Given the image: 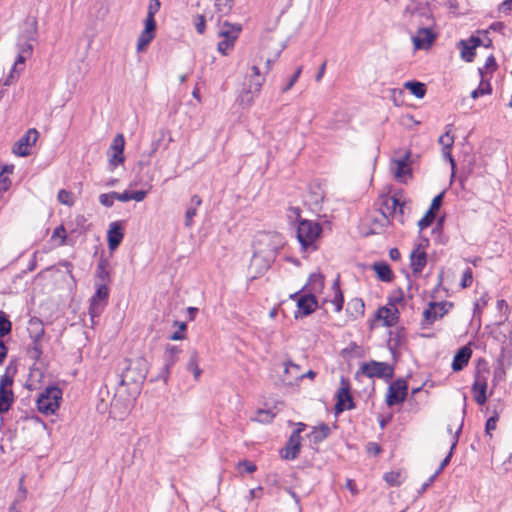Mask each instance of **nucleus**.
Here are the masks:
<instances>
[{
	"label": "nucleus",
	"mask_w": 512,
	"mask_h": 512,
	"mask_svg": "<svg viewBox=\"0 0 512 512\" xmlns=\"http://www.w3.org/2000/svg\"><path fill=\"white\" fill-rule=\"evenodd\" d=\"M406 14H410V23L418 25L416 34L412 37L414 48L417 50L429 48L434 40L436 34L432 28L434 26V19L428 8L411 9L405 10Z\"/></svg>",
	"instance_id": "obj_1"
},
{
	"label": "nucleus",
	"mask_w": 512,
	"mask_h": 512,
	"mask_svg": "<svg viewBox=\"0 0 512 512\" xmlns=\"http://www.w3.org/2000/svg\"><path fill=\"white\" fill-rule=\"evenodd\" d=\"M321 226L311 220H302L298 224L297 238L304 250H315V241L320 237Z\"/></svg>",
	"instance_id": "obj_2"
},
{
	"label": "nucleus",
	"mask_w": 512,
	"mask_h": 512,
	"mask_svg": "<svg viewBox=\"0 0 512 512\" xmlns=\"http://www.w3.org/2000/svg\"><path fill=\"white\" fill-rule=\"evenodd\" d=\"M62 390L57 386L47 387L37 399L38 411L45 415H52L60 406Z\"/></svg>",
	"instance_id": "obj_3"
},
{
	"label": "nucleus",
	"mask_w": 512,
	"mask_h": 512,
	"mask_svg": "<svg viewBox=\"0 0 512 512\" xmlns=\"http://www.w3.org/2000/svg\"><path fill=\"white\" fill-rule=\"evenodd\" d=\"M241 30L242 28L238 24H231L227 21L219 23L218 36L221 41L218 42L217 49L221 54L227 55L233 49Z\"/></svg>",
	"instance_id": "obj_4"
},
{
	"label": "nucleus",
	"mask_w": 512,
	"mask_h": 512,
	"mask_svg": "<svg viewBox=\"0 0 512 512\" xmlns=\"http://www.w3.org/2000/svg\"><path fill=\"white\" fill-rule=\"evenodd\" d=\"M142 361L137 360L130 362L121 374L120 384L125 386H134V390L138 391L140 384L145 379V372L142 369Z\"/></svg>",
	"instance_id": "obj_5"
},
{
	"label": "nucleus",
	"mask_w": 512,
	"mask_h": 512,
	"mask_svg": "<svg viewBox=\"0 0 512 512\" xmlns=\"http://www.w3.org/2000/svg\"><path fill=\"white\" fill-rule=\"evenodd\" d=\"M109 296V290L104 283H96V292L90 299L89 315L92 325L95 323L94 319L97 318L104 310Z\"/></svg>",
	"instance_id": "obj_6"
},
{
	"label": "nucleus",
	"mask_w": 512,
	"mask_h": 512,
	"mask_svg": "<svg viewBox=\"0 0 512 512\" xmlns=\"http://www.w3.org/2000/svg\"><path fill=\"white\" fill-rule=\"evenodd\" d=\"M451 307L452 303L447 301L430 302L428 308L423 312L422 326L427 327L432 325L436 320L441 319L447 314Z\"/></svg>",
	"instance_id": "obj_7"
},
{
	"label": "nucleus",
	"mask_w": 512,
	"mask_h": 512,
	"mask_svg": "<svg viewBox=\"0 0 512 512\" xmlns=\"http://www.w3.org/2000/svg\"><path fill=\"white\" fill-rule=\"evenodd\" d=\"M360 371L369 378L377 377L390 379L393 376L392 366L385 362L370 361L363 363L360 367Z\"/></svg>",
	"instance_id": "obj_8"
},
{
	"label": "nucleus",
	"mask_w": 512,
	"mask_h": 512,
	"mask_svg": "<svg viewBox=\"0 0 512 512\" xmlns=\"http://www.w3.org/2000/svg\"><path fill=\"white\" fill-rule=\"evenodd\" d=\"M39 133L35 128H30L26 133L13 145L12 152L21 157L30 155V149L38 140Z\"/></svg>",
	"instance_id": "obj_9"
},
{
	"label": "nucleus",
	"mask_w": 512,
	"mask_h": 512,
	"mask_svg": "<svg viewBox=\"0 0 512 512\" xmlns=\"http://www.w3.org/2000/svg\"><path fill=\"white\" fill-rule=\"evenodd\" d=\"M410 152L405 151L398 158L393 159L390 165V169L395 177V179L399 182H405L407 177L410 176Z\"/></svg>",
	"instance_id": "obj_10"
},
{
	"label": "nucleus",
	"mask_w": 512,
	"mask_h": 512,
	"mask_svg": "<svg viewBox=\"0 0 512 512\" xmlns=\"http://www.w3.org/2000/svg\"><path fill=\"white\" fill-rule=\"evenodd\" d=\"M407 383L403 379L392 382L388 388L386 402L389 406L402 403L407 396Z\"/></svg>",
	"instance_id": "obj_11"
},
{
	"label": "nucleus",
	"mask_w": 512,
	"mask_h": 512,
	"mask_svg": "<svg viewBox=\"0 0 512 512\" xmlns=\"http://www.w3.org/2000/svg\"><path fill=\"white\" fill-rule=\"evenodd\" d=\"M247 81L248 83L245 94L250 95L248 98V101L250 102L253 100V96L260 92L261 87L265 82V77L260 73L258 66H251L250 73L247 76Z\"/></svg>",
	"instance_id": "obj_12"
},
{
	"label": "nucleus",
	"mask_w": 512,
	"mask_h": 512,
	"mask_svg": "<svg viewBox=\"0 0 512 512\" xmlns=\"http://www.w3.org/2000/svg\"><path fill=\"white\" fill-rule=\"evenodd\" d=\"M399 206V198L396 194L392 196H384L380 200V212L384 224L389 223V219L397 217V208Z\"/></svg>",
	"instance_id": "obj_13"
},
{
	"label": "nucleus",
	"mask_w": 512,
	"mask_h": 512,
	"mask_svg": "<svg viewBox=\"0 0 512 512\" xmlns=\"http://www.w3.org/2000/svg\"><path fill=\"white\" fill-rule=\"evenodd\" d=\"M124 146V136L122 134L116 135L109 149V164L112 167V169H114L119 164L124 162Z\"/></svg>",
	"instance_id": "obj_14"
},
{
	"label": "nucleus",
	"mask_w": 512,
	"mask_h": 512,
	"mask_svg": "<svg viewBox=\"0 0 512 512\" xmlns=\"http://www.w3.org/2000/svg\"><path fill=\"white\" fill-rule=\"evenodd\" d=\"M301 427L298 428L296 431H294L290 438H289V441L286 445V447L283 449L282 451V458L286 459V460H293L295 459L299 452H300V448H301V436H300V433L304 427V424L300 423L299 424Z\"/></svg>",
	"instance_id": "obj_15"
},
{
	"label": "nucleus",
	"mask_w": 512,
	"mask_h": 512,
	"mask_svg": "<svg viewBox=\"0 0 512 512\" xmlns=\"http://www.w3.org/2000/svg\"><path fill=\"white\" fill-rule=\"evenodd\" d=\"M181 350L177 346H167L163 355V368L161 370L160 378L167 381L170 374V369L177 362Z\"/></svg>",
	"instance_id": "obj_16"
},
{
	"label": "nucleus",
	"mask_w": 512,
	"mask_h": 512,
	"mask_svg": "<svg viewBox=\"0 0 512 512\" xmlns=\"http://www.w3.org/2000/svg\"><path fill=\"white\" fill-rule=\"evenodd\" d=\"M124 237V227L119 221L110 223L107 231L108 248L114 251L122 242Z\"/></svg>",
	"instance_id": "obj_17"
},
{
	"label": "nucleus",
	"mask_w": 512,
	"mask_h": 512,
	"mask_svg": "<svg viewBox=\"0 0 512 512\" xmlns=\"http://www.w3.org/2000/svg\"><path fill=\"white\" fill-rule=\"evenodd\" d=\"M156 34V22H145L144 21V29L140 33L137 39V51L143 52L155 38Z\"/></svg>",
	"instance_id": "obj_18"
},
{
	"label": "nucleus",
	"mask_w": 512,
	"mask_h": 512,
	"mask_svg": "<svg viewBox=\"0 0 512 512\" xmlns=\"http://www.w3.org/2000/svg\"><path fill=\"white\" fill-rule=\"evenodd\" d=\"M427 264V254L420 243L410 254V266L414 274H420Z\"/></svg>",
	"instance_id": "obj_19"
},
{
	"label": "nucleus",
	"mask_w": 512,
	"mask_h": 512,
	"mask_svg": "<svg viewBox=\"0 0 512 512\" xmlns=\"http://www.w3.org/2000/svg\"><path fill=\"white\" fill-rule=\"evenodd\" d=\"M18 55L17 59L13 65V70L16 71L20 67L19 70L24 69L25 61L28 57L32 55L33 52V44L28 40L18 39L17 42Z\"/></svg>",
	"instance_id": "obj_20"
},
{
	"label": "nucleus",
	"mask_w": 512,
	"mask_h": 512,
	"mask_svg": "<svg viewBox=\"0 0 512 512\" xmlns=\"http://www.w3.org/2000/svg\"><path fill=\"white\" fill-rule=\"evenodd\" d=\"M298 311L296 313V318L300 316H307L311 314L317 307V300L312 294H305L300 296L297 299Z\"/></svg>",
	"instance_id": "obj_21"
},
{
	"label": "nucleus",
	"mask_w": 512,
	"mask_h": 512,
	"mask_svg": "<svg viewBox=\"0 0 512 512\" xmlns=\"http://www.w3.org/2000/svg\"><path fill=\"white\" fill-rule=\"evenodd\" d=\"M268 268L269 260H267L259 253H254L249 265V273L251 274L252 278L261 276L265 271H267Z\"/></svg>",
	"instance_id": "obj_22"
},
{
	"label": "nucleus",
	"mask_w": 512,
	"mask_h": 512,
	"mask_svg": "<svg viewBox=\"0 0 512 512\" xmlns=\"http://www.w3.org/2000/svg\"><path fill=\"white\" fill-rule=\"evenodd\" d=\"M37 33V21L35 18H26L21 25V30L18 39L35 41Z\"/></svg>",
	"instance_id": "obj_23"
},
{
	"label": "nucleus",
	"mask_w": 512,
	"mask_h": 512,
	"mask_svg": "<svg viewBox=\"0 0 512 512\" xmlns=\"http://www.w3.org/2000/svg\"><path fill=\"white\" fill-rule=\"evenodd\" d=\"M439 144L442 145V154L445 159H448V161L451 164L452 170L455 168V161L451 155V148L454 144V136L451 134V131H446L445 134L441 135L439 137Z\"/></svg>",
	"instance_id": "obj_24"
},
{
	"label": "nucleus",
	"mask_w": 512,
	"mask_h": 512,
	"mask_svg": "<svg viewBox=\"0 0 512 512\" xmlns=\"http://www.w3.org/2000/svg\"><path fill=\"white\" fill-rule=\"evenodd\" d=\"M353 400L347 387H341L337 393V403L335 409L337 413H340L347 409L353 408Z\"/></svg>",
	"instance_id": "obj_25"
},
{
	"label": "nucleus",
	"mask_w": 512,
	"mask_h": 512,
	"mask_svg": "<svg viewBox=\"0 0 512 512\" xmlns=\"http://www.w3.org/2000/svg\"><path fill=\"white\" fill-rule=\"evenodd\" d=\"M472 355V350L464 346L460 348L457 353L454 356L453 362H452V369L454 371H460L462 370L469 362Z\"/></svg>",
	"instance_id": "obj_26"
},
{
	"label": "nucleus",
	"mask_w": 512,
	"mask_h": 512,
	"mask_svg": "<svg viewBox=\"0 0 512 512\" xmlns=\"http://www.w3.org/2000/svg\"><path fill=\"white\" fill-rule=\"evenodd\" d=\"M377 318L385 326H393L398 321V310L395 307H382L377 311Z\"/></svg>",
	"instance_id": "obj_27"
},
{
	"label": "nucleus",
	"mask_w": 512,
	"mask_h": 512,
	"mask_svg": "<svg viewBox=\"0 0 512 512\" xmlns=\"http://www.w3.org/2000/svg\"><path fill=\"white\" fill-rule=\"evenodd\" d=\"M486 390L487 383L485 379H480V377H477L472 386V392L477 404L483 405L487 401Z\"/></svg>",
	"instance_id": "obj_28"
},
{
	"label": "nucleus",
	"mask_w": 512,
	"mask_h": 512,
	"mask_svg": "<svg viewBox=\"0 0 512 512\" xmlns=\"http://www.w3.org/2000/svg\"><path fill=\"white\" fill-rule=\"evenodd\" d=\"M202 204V199L198 195H193L190 199L188 207L185 212V226L191 227L193 224V218L197 214V210Z\"/></svg>",
	"instance_id": "obj_29"
},
{
	"label": "nucleus",
	"mask_w": 512,
	"mask_h": 512,
	"mask_svg": "<svg viewBox=\"0 0 512 512\" xmlns=\"http://www.w3.org/2000/svg\"><path fill=\"white\" fill-rule=\"evenodd\" d=\"M461 431H462V424H459L458 427H457V430L455 432V435L453 437V441L451 442L450 452L442 460V462L440 463V466L437 469V471L430 477V482H433L436 479V477L441 473V471L449 464L451 456H452L453 449L456 447V445L458 443V438H459V435H460Z\"/></svg>",
	"instance_id": "obj_30"
},
{
	"label": "nucleus",
	"mask_w": 512,
	"mask_h": 512,
	"mask_svg": "<svg viewBox=\"0 0 512 512\" xmlns=\"http://www.w3.org/2000/svg\"><path fill=\"white\" fill-rule=\"evenodd\" d=\"M27 330L32 340H41L44 335L43 322L36 317L31 318L28 322Z\"/></svg>",
	"instance_id": "obj_31"
},
{
	"label": "nucleus",
	"mask_w": 512,
	"mask_h": 512,
	"mask_svg": "<svg viewBox=\"0 0 512 512\" xmlns=\"http://www.w3.org/2000/svg\"><path fill=\"white\" fill-rule=\"evenodd\" d=\"M305 288L308 294L321 293L324 289V277L321 274H312Z\"/></svg>",
	"instance_id": "obj_32"
},
{
	"label": "nucleus",
	"mask_w": 512,
	"mask_h": 512,
	"mask_svg": "<svg viewBox=\"0 0 512 512\" xmlns=\"http://www.w3.org/2000/svg\"><path fill=\"white\" fill-rule=\"evenodd\" d=\"M373 270L377 277L383 282H390L393 279V272L390 266L385 262H376L373 264Z\"/></svg>",
	"instance_id": "obj_33"
},
{
	"label": "nucleus",
	"mask_w": 512,
	"mask_h": 512,
	"mask_svg": "<svg viewBox=\"0 0 512 512\" xmlns=\"http://www.w3.org/2000/svg\"><path fill=\"white\" fill-rule=\"evenodd\" d=\"M14 402L12 390L0 389V413L7 412Z\"/></svg>",
	"instance_id": "obj_34"
},
{
	"label": "nucleus",
	"mask_w": 512,
	"mask_h": 512,
	"mask_svg": "<svg viewBox=\"0 0 512 512\" xmlns=\"http://www.w3.org/2000/svg\"><path fill=\"white\" fill-rule=\"evenodd\" d=\"M404 87L407 88L417 98H423L425 96L426 88L425 85L421 82L408 81L404 84Z\"/></svg>",
	"instance_id": "obj_35"
},
{
	"label": "nucleus",
	"mask_w": 512,
	"mask_h": 512,
	"mask_svg": "<svg viewBox=\"0 0 512 512\" xmlns=\"http://www.w3.org/2000/svg\"><path fill=\"white\" fill-rule=\"evenodd\" d=\"M458 47L460 49L461 57L463 60H465L466 62L473 61L475 56V49L471 48V45L468 42H466L465 40H461L458 43Z\"/></svg>",
	"instance_id": "obj_36"
},
{
	"label": "nucleus",
	"mask_w": 512,
	"mask_h": 512,
	"mask_svg": "<svg viewBox=\"0 0 512 512\" xmlns=\"http://www.w3.org/2000/svg\"><path fill=\"white\" fill-rule=\"evenodd\" d=\"M198 358H199L198 353L196 351H193L191 353L190 359L187 363V370L191 371L193 373L195 380H198L202 373V370L200 369V367L198 365Z\"/></svg>",
	"instance_id": "obj_37"
},
{
	"label": "nucleus",
	"mask_w": 512,
	"mask_h": 512,
	"mask_svg": "<svg viewBox=\"0 0 512 512\" xmlns=\"http://www.w3.org/2000/svg\"><path fill=\"white\" fill-rule=\"evenodd\" d=\"M333 289H334V297L331 300V303L334 304L335 311L340 312L343 307L344 297H343V294L340 290V287H339V284L337 281L334 282Z\"/></svg>",
	"instance_id": "obj_38"
},
{
	"label": "nucleus",
	"mask_w": 512,
	"mask_h": 512,
	"mask_svg": "<svg viewBox=\"0 0 512 512\" xmlns=\"http://www.w3.org/2000/svg\"><path fill=\"white\" fill-rule=\"evenodd\" d=\"M96 277L98 281L96 283L106 284L109 281V271L105 261H100L96 268Z\"/></svg>",
	"instance_id": "obj_39"
},
{
	"label": "nucleus",
	"mask_w": 512,
	"mask_h": 512,
	"mask_svg": "<svg viewBox=\"0 0 512 512\" xmlns=\"http://www.w3.org/2000/svg\"><path fill=\"white\" fill-rule=\"evenodd\" d=\"M330 434V428L326 424H322L321 426L315 428L312 432V439L314 442H321Z\"/></svg>",
	"instance_id": "obj_40"
},
{
	"label": "nucleus",
	"mask_w": 512,
	"mask_h": 512,
	"mask_svg": "<svg viewBox=\"0 0 512 512\" xmlns=\"http://www.w3.org/2000/svg\"><path fill=\"white\" fill-rule=\"evenodd\" d=\"M384 480L391 486H398L404 480L401 471H391L384 474Z\"/></svg>",
	"instance_id": "obj_41"
},
{
	"label": "nucleus",
	"mask_w": 512,
	"mask_h": 512,
	"mask_svg": "<svg viewBox=\"0 0 512 512\" xmlns=\"http://www.w3.org/2000/svg\"><path fill=\"white\" fill-rule=\"evenodd\" d=\"M233 7V0H215V8L220 15L228 14Z\"/></svg>",
	"instance_id": "obj_42"
},
{
	"label": "nucleus",
	"mask_w": 512,
	"mask_h": 512,
	"mask_svg": "<svg viewBox=\"0 0 512 512\" xmlns=\"http://www.w3.org/2000/svg\"><path fill=\"white\" fill-rule=\"evenodd\" d=\"M491 93L490 83L487 81H481L479 87L471 92V97L473 99H477L480 96L487 95Z\"/></svg>",
	"instance_id": "obj_43"
},
{
	"label": "nucleus",
	"mask_w": 512,
	"mask_h": 512,
	"mask_svg": "<svg viewBox=\"0 0 512 512\" xmlns=\"http://www.w3.org/2000/svg\"><path fill=\"white\" fill-rule=\"evenodd\" d=\"M160 5L159 0H150L145 22H156L154 16L159 11Z\"/></svg>",
	"instance_id": "obj_44"
},
{
	"label": "nucleus",
	"mask_w": 512,
	"mask_h": 512,
	"mask_svg": "<svg viewBox=\"0 0 512 512\" xmlns=\"http://www.w3.org/2000/svg\"><path fill=\"white\" fill-rule=\"evenodd\" d=\"M12 324L7 316L0 312V339L10 333Z\"/></svg>",
	"instance_id": "obj_45"
},
{
	"label": "nucleus",
	"mask_w": 512,
	"mask_h": 512,
	"mask_svg": "<svg viewBox=\"0 0 512 512\" xmlns=\"http://www.w3.org/2000/svg\"><path fill=\"white\" fill-rule=\"evenodd\" d=\"M436 217V213L428 210L425 215L418 221V227L420 230H424L432 224Z\"/></svg>",
	"instance_id": "obj_46"
},
{
	"label": "nucleus",
	"mask_w": 512,
	"mask_h": 512,
	"mask_svg": "<svg viewBox=\"0 0 512 512\" xmlns=\"http://www.w3.org/2000/svg\"><path fill=\"white\" fill-rule=\"evenodd\" d=\"M30 358L38 360L42 354L40 340H32L31 346L28 348Z\"/></svg>",
	"instance_id": "obj_47"
},
{
	"label": "nucleus",
	"mask_w": 512,
	"mask_h": 512,
	"mask_svg": "<svg viewBox=\"0 0 512 512\" xmlns=\"http://www.w3.org/2000/svg\"><path fill=\"white\" fill-rule=\"evenodd\" d=\"M57 199L60 203L67 206H72L74 203L73 194L64 189L58 192Z\"/></svg>",
	"instance_id": "obj_48"
},
{
	"label": "nucleus",
	"mask_w": 512,
	"mask_h": 512,
	"mask_svg": "<svg viewBox=\"0 0 512 512\" xmlns=\"http://www.w3.org/2000/svg\"><path fill=\"white\" fill-rule=\"evenodd\" d=\"M174 325L178 326L179 329H177L176 332H174L171 336H170V339L171 340H182L185 338V334L184 332L186 331L187 329V325L185 322H180V321H175L174 322Z\"/></svg>",
	"instance_id": "obj_49"
},
{
	"label": "nucleus",
	"mask_w": 512,
	"mask_h": 512,
	"mask_svg": "<svg viewBox=\"0 0 512 512\" xmlns=\"http://www.w3.org/2000/svg\"><path fill=\"white\" fill-rule=\"evenodd\" d=\"M285 373L290 375V377L287 379L289 382H291L294 379V375L296 374H302L300 372V366L297 364H294L292 362H288L285 364Z\"/></svg>",
	"instance_id": "obj_50"
},
{
	"label": "nucleus",
	"mask_w": 512,
	"mask_h": 512,
	"mask_svg": "<svg viewBox=\"0 0 512 512\" xmlns=\"http://www.w3.org/2000/svg\"><path fill=\"white\" fill-rule=\"evenodd\" d=\"M193 23H194L196 31L199 34H203L205 32L206 20H205V17L203 15L195 16L194 20H193Z\"/></svg>",
	"instance_id": "obj_51"
},
{
	"label": "nucleus",
	"mask_w": 512,
	"mask_h": 512,
	"mask_svg": "<svg viewBox=\"0 0 512 512\" xmlns=\"http://www.w3.org/2000/svg\"><path fill=\"white\" fill-rule=\"evenodd\" d=\"M58 238L60 239L59 245L65 244L66 230L63 225L56 227L53 231L52 239H58Z\"/></svg>",
	"instance_id": "obj_52"
},
{
	"label": "nucleus",
	"mask_w": 512,
	"mask_h": 512,
	"mask_svg": "<svg viewBox=\"0 0 512 512\" xmlns=\"http://www.w3.org/2000/svg\"><path fill=\"white\" fill-rule=\"evenodd\" d=\"M13 384V377L10 376L8 373H5L0 378V389L3 390H12L11 386Z\"/></svg>",
	"instance_id": "obj_53"
},
{
	"label": "nucleus",
	"mask_w": 512,
	"mask_h": 512,
	"mask_svg": "<svg viewBox=\"0 0 512 512\" xmlns=\"http://www.w3.org/2000/svg\"><path fill=\"white\" fill-rule=\"evenodd\" d=\"M113 193H104L99 196V202L105 207H111L114 203Z\"/></svg>",
	"instance_id": "obj_54"
},
{
	"label": "nucleus",
	"mask_w": 512,
	"mask_h": 512,
	"mask_svg": "<svg viewBox=\"0 0 512 512\" xmlns=\"http://www.w3.org/2000/svg\"><path fill=\"white\" fill-rule=\"evenodd\" d=\"M301 72H302V67H298L296 69L295 73L290 78V80L287 83V85L285 87H283L282 92H287V91H289L293 87V85L296 83V81L300 77Z\"/></svg>",
	"instance_id": "obj_55"
},
{
	"label": "nucleus",
	"mask_w": 512,
	"mask_h": 512,
	"mask_svg": "<svg viewBox=\"0 0 512 512\" xmlns=\"http://www.w3.org/2000/svg\"><path fill=\"white\" fill-rule=\"evenodd\" d=\"M472 280V270L470 268H467L462 275L461 286L463 288L469 287L472 284Z\"/></svg>",
	"instance_id": "obj_56"
},
{
	"label": "nucleus",
	"mask_w": 512,
	"mask_h": 512,
	"mask_svg": "<svg viewBox=\"0 0 512 512\" xmlns=\"http://www.w3.org/2000/svg\"><path fill=\"white\" fill-rule=\"evenodd\" d=\"M496 67H497V64H496L495 58H494V56L491 55L487 58L484 68H479V74L481 75V77H483L484 69L495 70Z\"/></svg>",
	"instance_id": "obj_57"
},
{
	"label": "nucleus",
	"mask_w": 512,
	"mask_h": 512,
	"mask_svg": "<svg viewBox=\"0 0 512 512\" xmlns=\"http://www.w3.org/2000/svg\"><path fill=\"white\" fill-rule=\"evenodd\" d=\"M444 193H440L439 195L435 196L431 202V206L429 208L430 211H433L436 213V211L440 208L443 200Z\"/></svg>",
	"instance_id": "obj_58"
},
{
	"label": "nucleus",
	"mask_w": 512,
	"mask_h": 512,
	"mask_svg": "<svg viewBox=\"0 0 512 512\" xmlns=\"http://www.w3.org/2000/svg\"><path fill=\"white\" fill-rule=\"evenodd\" d=\"M10 184L11 181L8 178V176L4 173H0V193L7 191L9 189Z\"/></svg>",
	"instance_id": "obj_59"
},
{
	"label": "nucleus",
	"mask_w": 512,
	"mask_h": 512,
	"mask_svg": "<svg viewBox=\"0 0 512 512\" xmlns=\"http://www.w3.org/2000/svg\"><path fill=\"white\" fill-rule=\"evenodd\" d=\"M497 420H498L497 416H491L490 418H488V420L486 421V426H485L487 434H490L491 431L496 429Z\"/></svg>",
	"instance_id": "obj_60"
},
{
	"label": "nucleus",
	"mask_w": 512,
	"mask_h": 512,
	"mask_svg": "<svg viewBox=\"0 0 512 512\" xmlns=\"http://www.w3.org/2000/svg\"><path fill=\"white\" fill-rule=\"evenodd\" d=\"M146 195H147V192L143 191V190L130 192V200H135L137 202H141L145 199Z\"/></svg>",
	"instance_id": "obj_61"
},
{
	"label": "nucleus",
	"mask_w": 512,
	"mask_h": 512,
	"mask_svg": "<svg viewBox=\"0 0 512 512\" xmlns=\"http://www.w3.org/2000/svg\"><path fill=\"white\" fill-rule=\"evenodd\" d=\"M112 193H113L114 199H116L118 201H121V202L130 201V192H128V191H124L122 193H118V192H112Z\"/></svg>",
	"instance_id": "obj_62"
},
{
	"label": "nucleus",
	"mask_w": 512,
	"mask_h": 512,
	"mask_svg": "<svg viewBox=\"0 0 512 512\" xmlns=\"http://www.w3.org/2000/svg\"><path fill=\"white\" fill-rule=\"evenodd\" d=\"M459 424L463 425V417L460 418V419H457L454 423L448 424L447 431H448L449 434L452 435V438L454 437L455 432H456L457 427H458Z\"/></svg>",
	"instance_id": "obj_63"
},
{
	"label": "nucleus",
	"mask_w": 512,
	"mask_h": 512,
	"mask_svg": "<svg viewBox=\"0 0 512 512\" xmlns=\"http://www.w3.org/2000/svg\"><path fill=\"white\" fill-rule=\"evenodd\" d=\"M500 11L507 13L512 9V0H505L499 7Z\"/></svg>",
	"instance_id": "obj_64"
}]
</instances>
